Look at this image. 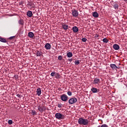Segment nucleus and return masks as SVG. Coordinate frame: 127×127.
<instances>
[{
	"label": "nucleus",
	"instance_id": "f257e3e1",
	"mask_svg": "<svg viewBox=\"0 0 127 127\" xmlns=\"http://www.w3.org/2000/svg\"><path fill=\"white\" fill-rule=\"evenodd\" d=\"M79 125H83V126H88L89 125V120L80 118L78 120Z\"/></svg>",
	"mask_w": 127,
	"mask_h": 127
},
{
	"label": "nucleus",
	"instance_id": "f03ea898",
	"mask_svg": "<svg viewBox=\"0 0 127 127\" xmlns=\"http://www.w3.org/2000/svg\"><path fill=\"white\" fill-rule=\"evenodd\" d=\"M55 117L58 120H64L65 119V116L61 113H56Z\"/></svg>",
	"mask_w": 127,
	"mask_h": 127
},
{
	"label": "nucleus",
	"instance_id": "7ed1b4c3",
	"mask_svg": "<svg viewBox=\"0 0 127 127\" xmlns=\"http://www.w3.org/2000/svg\"><path fill=\"white\" fill-rule=\"evenodd\" d=\"M61 100L63 101V102H67L68 101V96L65 94H63L61 95Z\"/></svg>",
	"mask_w": 127,
	"mask_h": 127
},
{
	"label": "nucleus",
	"instance_id": "20e7f679",
	"mask_svg": "<svg viewBox=\"0 0 127 127\" xmlns=\"http://www.w3.org/2000/svg\"><path fill=\"white\" fill-rule=\"evenodd\" d=\"M76 102H77V98H75V97L71 98L68 100V103L69 105H73V104H75V103H76Z\"/></svg>",
	"mask_w": 127,
	"mask_h": 127
},
{
	"label": "nucleus",
	"instance_id": "39448f33",
	"mask_svg": "<svg viewBox=\"0 0 127 127\" xmlns=\"http://www.w3.org/2000/svg\"><path fill=\"white\" fill-rule=\"evenodd\" d=\"M72 16L73 17H78V15H79V12L77 10L74 9L71 10Z\"/></svg>",
	"mask_w": 127,
	"mask_h": 127
},
{
	"label": "nucleus",
	"instance_id": "423d86ee",
	"mask_svg": "<svg viewBox=\"0 0 127 127\" xmlns=\"http://www.w3.org/2000/svg\"><path fill=\"white\" fill-rule=\"evenodd\" d=\"M38 110L40 113H43L46 110V107L45 106H38Z\"/></svg>",
	"mask_w": 127,
	"mask_h": 127
},
{
	"label": "nucleus",
	"instance_id": "0eeeda50",
	"mask_svg": "<svg viewBox=\"0 0 127 127\" xmlns=\"http://www.w3.org/2000/svg\"><path fill=\"white\" fill-rule=\"evenodd\" d=\"M91 91L93 93H99V92L100 91V90L99 89H98L97 88H96L95 87H92L91 89Z\"/></svg>",
	"mask_w": 127,
	"mask_h": 127
},
{
	"label": "nucleus",
	"instance_id": "6e6552de",
	"mask_svg": "<svg viewBox=\"0 0 127 127\" xmlns=\"http://www.w3.org/2000/svg\"><path fill=\"white\" fill-rule=\"evenodd\" d=\"M45 48L47 50H49L51 49V45L48 43L45 45Z\"/></svg>",
	"mask_w": 127,
	"mask_h": 127
},
{
	"label": "nucleus",
	"instance_id": "1a4fd4ad",
	"mask_svg": "<svg viewBox=\"0 0 127 127\" xmlns=\"http://www.w3.org/2000/svg\"><path fill=\"white\" fill-rule=\"evenodd\" d=\"M72 31L74 33H76L79 31V29L76 26H74L72 27Z\"/></svg>",
	"mask_w": 127,
	"mask_h": 127
},
{
	"label": "nucleus",
	"instance_id": "9d476101",
	"mask_svg": "<svg viewBox=\"0 0 127 127\" xmlns=\"http://www.w3.org/2000/svg\"><path fill=\"white\" fill-rule=\"evenodd\" d=\"M113 49L115 50H119V49H120V46L117 44H115L113 45Z\"/></svg>",
	"mask_w": 127,
	"mask_h": 127
},
{
	"label": "nucleus",
	"instance_id": "9b49d317",
	"mask_svg": "<svg viewBox=\"0 0 127 127\" xmlns=\"http://www.w3.org/2000/svg\"><path fill=\"white\" fill-rule=\"evenodd\" d=\"M110 67L111 68H112L113 70H117L118 68H119L115 64H111Z\"/></svg>",
	"mask_w": 127,
	"mask_h": 127
},
{
	"label": "nucleus",
	"instance_id": "f8f14e48",
	"mask_svg": "<svg viewBox=\"0 0 127 127\" xmlns=\"http://www.w3.org/2000/svg\"><path fill=\"white\" fill-rule=\"evenodd\" d=\"M93 84H98L100 83V79L97 78H94L93 82Z\"/></svg>",
	"mask_w": 127,
	"mask_h": 127
},
{
	"label": "nucleus",
	"instance_id": "ddd939ff",
	"mask_svg": "<svg viewBox=\"0 0 127 127\" xmlns=\"http://www.w3.org/2000/svg\"><path fill=\"white\" fill-rule=\"evenodd\" d=\"M28 35L30 38H32L33 37H34V34L32 32H29L28 33Z\"/></svg>",
	"mask_w": 127,
	"mask_h": 127
},
{
	"label": "nucleus",
	"instance_id": "4468645a",
	"mask_svg": "<svg viewBox=\"0 0 127 127\" xmlns=\"http://www.w3.org/2000/svg\"><path fill=\"white\" fill-rule=\"evenodd\" d=\"M27 15L29 17H31V16L33 15V13H32V11H28V12H27Z\"/></svg>",
	"mask_w": 127,
	"mask_h": 127
},
{
	"label": "nucleus",
	"instance_id": "2eb2a0df",
	"mask_svg": "<svg viewBox=\"0 0 127 127\" xmlns=\"http://www.w3.org/2000/svg\"><path fill=\"white\" fill-rule=\"evenodd\" d=\"M62 27L64 29V30H67L69 28V26L66 24H62Z\"/></svg>",
	"mask_w": 127,
	"mask_h": 127
},
{
	"label": "nucleus",
	"instance_id": "dca6fc26",
	"mask_svg": "<svg viewBox=\"0 0 127 127\" xmlns=\"http://www.w3.org/2000/svg\"><path fill=\"white\" fill-rule=\"evenodd\" d=\"M92 15L94 17L97 18L99 17V13H98L97 12H93L92 13Z\"/></svg>",
	"mask_w": 127,
	"mask_h": 127
},
{
	"label": "nucleus",
	"instance_id": "f3484780",
	"mask_svg": "<svg viewBox=\"0 0 127 127\" xmlns=\"http://www.w3.org/2000/svg\"><path fill=\"white\" fill-rule=\"evenodd\" d=\"M37 94L38 96H40L41 95V88H38L37 89Z\"/></svg>",
	"mask_w": 127,
	"mask_h": 127
},
{
	"label": "nucleus",
	"instance_id": "a211bd4d",
	"mask_svg": "<svg viewBox=\"0 0 127 127\" xmlns=\"http://www.w3.org/2000/svg\"><path fill=\"white\" fill-rule=\"evenodd\" d=\"M66 56L68 58H71V57H72V56H73V54L72 53V52H68L66 54Z\"/></svg>",
	"mask_w": 127,
	"mask_h": 127
},
{
	"label": "nucleus",
	"instance_id": "6ab92c4d",
	"mask_svg": "<svg viewBox=\"0 0 127 127\" xmlns=\"http://www.w3.org/2000/svg\"><path fill=\"white\" fill-rule=\"evenodd\" d=\"M36 55L37 57H40L42 55V52H41V51H38Z\"/></svg>",
	"mask_w": 127,
	"mask_h": 127
},
{
	"label": "nucleus",
	"instance_id": "aec40b11",
	"mask_svg": "<svg viewBox=\"0 0 127 127\" xmlns=\"http://www.w3.org/2000/svg\"><path fill=\"white\" fill-rule=\"evenodd\" d=\"M55 78H56V79H60L61 78V75H60L59 73L56 72Z\"/></svg>",
	"mask_w": 127,
	"mask_h": 127
},
{
	"label": "nucleus",
	"instance_id": "412c9836",
	"mask_svg": "<svg viewBox=\"0 0 127 127\" xmlns=\"http://www.w3.org/2000/svg\"><path fill=\"white\" fill-rule=\"evenodd\" d=\"M30 113L31 114V115H32V116H35L37 114L36 111L34 110H31Z\"/></svg>",
	"mask_w": 127,
	"mask_h": 127
},
{
	"label": "nucleus",
	"instance_id": "4be33fe9",
	"mask_svg": "<svg viewBox=\"0 0 127 127\" xmlns=\"http://www.w3.org/2000/svg\"><path fill=\"white\" fill-rule=\"evenodd\" d=\"M0 41L1 42H3L4 43H5L6 42V40L4 38H2L1 37H0Z\"/></svg>",
	"mask_w": 127,
	"mask_h": 127
},
{
	"label": "nucleus",
	"instance_id": "5701e85b",
	"mask_svg": "<svg viewBox=\"0 0 127 127\" xmlns=\"http://www.w3.org/2000/svg\"><path fill=\"white\" fill-rule=\"evenodd\" d=\"M31 8L30 9L34 10V8H35V4H31L30 5Z\"/></svg>",
	"mask_w": 127,
	"mask_h": 127
},
{
	"label": "nucleus",
	"instance_id": "b1692460",
	"mask_svg": "<svg viewBox=\"0 0 127 127\" xmlns=\"http://www.w3.org/2000/svg\"><path fill=\"white\" fill-rule=\"evenodd\" d=\"M103 41L104 43H108V42H109V40L105 38L103 39Z\"/></svg>",
	"mask_w": 127,
	"mask_h": 127
},
{
	"label": "nucleus",
	"instance_id": "393cba45",
	"mask_svg": "<svg viewBox=\"0 0 127 127\" xmlns=\"http://www.w3.org/2000/svg\"><path fill=\"white\" fill-rule=\"evenodd\" d=\"M74 64L75 65H79L80 64V61L79 60H76L74 61Z\"/></svg>",
	"mask_w": 127,
	"mask_h": 127
},
{
	"label": "nucleus",
	"instance_id": "a878e982",
	"mask_svg": "<svg viewBox=\"0 0 127 127\" xmlns=\"http://www.w3.org/2000/svg\"><path fill=\"white\" fill-rule=\"evenodd\" d=\"M18 23H19L20 24H21V25H23V20L22 19H20L18 21Z\"/></svg>",
	"mask_w": 127,
	"mask_h": 127
},
{
	"label": "nucleus",
	"instance_id": "bb28decb",
	"mask_svg": "<svg viewBox=\"0 0 127 127\" xmlns=\"http://www.w3.org/2000/svg\"><path fill=\"white\" fill-rule=\"evenodd\" d=\"M56 75V72L55 71H53L51 73V76H52V77H55Z\"/></svg>",
	"mask_w": 127,
	"mask_h": 127
},
{
	"label": "nucleus",
	"instance_id": "cd10ccee",
	"mask_svg": "<svg viewBox=\"0 0 127 127\" xmlns=\"http://www.w3.org/2000/svg\"><path fill=\"white\" fill-rule=\"evenodd\" d=\"M114 7L115 9H118V8H119V5H118V4H115L114 5Z\"/></svg>",
	"mask_w": 127,
	"mask_h": 127
},
{
	"label": "nucleus",
	"instance_id": "c85d7f7f",
	"mask_svg": "<svg viewBox=\"0 0 127 127\" xmlns=\"http://www.w3.org/2000/svg\"><path fill=\"white\" fill-rule=\"evenodd\" d=\"M62 59H63V57H62V56H59L58 57V60L60 61L62 60Z\"/></svg>",
	"mask_w": 127,
	"mask_h": 127
},
{
	"label": "nucleus",
	"instance_id": "c756f323",
	"mask_svg": "<svg viewBox=\"0 0 127 127\" xmlns=\"http://www.w3.org/2000/svg\"><path fill=\"white\" fill-rule=\"evenodd\" d=\"M8 124L9 125H12V120H8Z\"/></svg>",
	"mask_w": 127,
	"mask_h": 127
},
{
	"label": "nucleus",
	"instance_id": "7c9ffc66",
	"mask_svg": "<svg viewBox=\"0 0 127 127\" xmlns=\"http://www.w3.org/2000/svg\"><path fill=\"white\" fill-rule=\"evenodd\" d=\"M67 94L68 96H72V92L71 91H68Z\"/></svg>",
	"mask_w": 127,
	"mask_h": 127
},
{
	"label": "nucleus",
	"instance_id": "2f4dec72",
	"mask_svg": "<svg viewBox=\"0 0 127 127\" xmlns=\"http://www.w3.org/2000/svg\"><path fill=\"white\" fill-rule=\"evenodd\" d=\"M82 41H83V42H86V41H87V39L86 38H83L82 39Z\"/></svg>",
	"mask_w": 127,
	"mask_h": 127
},
{
	"label": "nucleus",
	"instance_id": "473e14b6",
	"mask_svg": "<svg viewBox=\"0 0 127 127\" xmlns=\"http://www.w3.org/2000/svg\"><path fill=\"white\" fill-rule=\"evenodd\" d=\"M15 38V36H12V37H10L8 39H9L10 40H11L12 39H13Z\"/></svg>",
	"mask_w": 127,
	"mask_h": 127
},
{
	"label": "nucleus",
	"instance_id": "72a5a7b5",
	"mask_svg": "<svg viewBox=\"0 0 127 127\" xmlns=\"http://www.w3.org/2000/svg\"><path fill=\"white\" fill-rule=\"evenodd\" d=\"M101 127H108V125L106 124H103L101 126Z\"/></svg>",
	"mask_w": 127,
	"mask_h": 127
},
{
	"label": "nucleus",
	"instance_id": "f704fd0d",
	"mask_svg": "<svg viewBox=\"0 0 127 127\" xmlns=\"http://www.w3.org/2000/svg\"><path fill=\"white\" fill-rule=\"evenodd\" d=\"M58 108H62V104H59L58 105Z\"/></svg>",
	"mask_w": 127,
	"mask_h": 127
},
{
	"label": "nucleus",
	"instance_id": "c9c22d12",
	"mask_svg": "<svg viewBox=\"0 0 127 127\" xmlns=\"http://www.w3.org/2000/svg\"><path fill=\"white\" fill-rule=\"evenodd\" d=\"M72 60H73L72 59H68V61H69V62H72Z\"/></svg>",
	"mask_w": 127,
	"mask_h": 127
},
{
	"label": "nucleus",
	"instance_id": "e433bc0d",
	"mask_svg": "<svg viewBox=\"0 0 127 127\" xmlns=\"http://www.w3.org/2000/svg\"><path fill=\"white\" fill-rule=\"evenodd\" d=\"M95 36H96V37H99V35L96 34Z\"/></svg>",
	"mask_w": 127,
	"mask_h": 127
},
{
	"label": "nucleus",
	"instance_id": "4c0bfd02",
	"mask_svg": "<svg viewBox=\"0 0 127 127\" xmlns=\"http://www.w3.org/2000/svg\"><path fill=\"white\" fill-rule=\"evenodd\" d=\"M17 97H19V94H17Z\"/></svg>",
	"mask_w": 127,
	"mask_h": 127
},
{
	"label": "nucleus",
	"instance_id": "58836bf2",
	"mask_svg": "<svg viewBox=\"0 0 127 127\" xmlns=\"http://www.w3.org/2000/svg\"><path fill=\"white\" fill-rule=\"evenodd\" d=\"M98 127H101V126H98Z\"/></svg>",
	"mask_w": 127,
	"mask_h": 127
}]
</instances>
